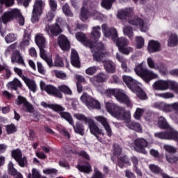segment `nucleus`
Returning a JSON list of instances; mask_svg holds the SVG:
<instances>
[{
    "instance_id": "1",
    "label": "nucleus",
    "mask_w": 178,
    "mask_h": 178,
    "mask_svg": "<svg viewBox=\"0 0 178 178\" xmlns=\"http://www.w3.org/2000/svg\"><path fill=\"white\" fill-rule=\"evenodd\" d=\"M106 108L113 118H115L118 120H127L126 126L129 129L134 130L138 133L143 132V127L140 124L130 121V118H131L130 111H126L123 107H120L119 105L111 102H106Z\"/></svg>"
},
{
    "instance_id": "2",
    "label": "nucleus",
    "mask_w": 178,
    "mask_h": 178,
    "mask_svg": "<svg viewBox=\"0 0 178 178\" xmlns=\"http://www.w3.org/2000/svg\"><path fill=\"white\" fill-rule=\"evenodd\" d=\"M75 36L77 41L81 42V44H83V45L85 47H88L90 48L92 52H94L95 51L93 57L98 62L102 60V58L106 56V52H105V50H104V44H102V43H99L97 47H94L92 46V42L87 40L84 33L78 32L76 33Z\"/></svg>"
},
{
    "instance_id": "3",
    "label": "nucleus",
    "mask_w": 178,
    "mask_h": 178,
    "mask_svg": "<svg viewBox=\"0 0 178 178\" xmlns=\"http://www.w3.org/2000/svg\"><path fill=\"white\" fill-rule=\"evenodd\" d=\"M99 92H101L103 95L106 97H115V99L120 102V104H125L128 108H133V102L129 98V96L126 95V92L123 90L120 89H107L104 90L102 88H98Z\"/></svg>"
},
{
    "instance_id": "4",
    "label": "nucleus",
    "mask_w": 178,
    "mask_h": 178,
    "mask_svg": "<svg viewBox=\"0 0 178 178\" xmlns=\"http://www.w3.org/2000/svg\"><path fill=\"white\" fill-rule=\"evenodd\" d=\"M102 29L104 37H107V38H111V40L115 42L118 49L127 47V45L129 44V40H127V38L124 37L119 38L118 37V31L115 29H109L106 24H103L102 26Z\"/></svg>"
},
{
    "instance_id": "5",
    "label": "nucleus",
    "mask_w": 178,
    "mask_h": 178,
    "mask_svg": "<svg viewBox=\"0 0 178 178\" xmlns=\"http://www.w3.org/2000/svg\"><path fill=\"white\" fill-rule=\"evenodd\" d=\"M35 41L38 48L40 49V57L44 59L49 66H52V58L47 56V51L44 48H47V39L43 34L38 33L35 37Z\"/></svg>"
},
{
    "instance_id": "6",
    "label": "nucleus",
    "mask_w": 178,
    "mask_h": 178,
    "mask_svg": "<svg viewBox=\"0 0 178 178\" xmlns=\"http://www.w3.org/2000/svg\"><path fill=\"white\" fill-rule=\"evenodd\" d=\"M16 47H17V44L16 43L8 46L5 51V55L6 56H9L10 54H13L11 56L12 63H18V65L26 66V63H24V60L20 54V51H19V50H16Z\"/></svg>"
},
{
    "instance_id": "7",
    "label": "nucleus",
    "mask_w": 178,
    "mask_h": 178,
    "mask_svg": "<svg viewBox=\"0 0 178 178\" xmlns=\"http://www.w3.org/2000/svg\"><path fill=\"white\" fill-rule=\"evenodd\" d=\"M156 90L160 91H166V90H171L178 94V83L170 80H159L156 82Z\"/></svg>"
},
{
    "instance_id": "8",
    "label": "nucleus",
    "mask_w": 178,
    "mask_h": 178,
    "mask_svg": "<svg viewBox=\"0 0 178 178\" xmlns=\"http://www.w3.org/2000/svg\"><path fill=\"white\" fill-rule=\"evenodd\" d=\"M45 8V1L43 0H35L32 11L31 22L37 23L40 19V16L42 15V10Z\"/></svg>"
},
{
    "instance_id": "9",
    "label": "nucleus",
    "mask_w": 178,
    "mask_h": 178,
    "mask_svg": "<svg viewBox=\"0 0 178 178\" xmlns=\"http://www.w3.org/2000/svg\"><path fill=\"white\" fill-rule=\"evenodd\" d=\"M135 72L136 74L142 77V79L146 83H149L152 79H155L156 77V75L154 73L147 69H144L143 67V63H140L136 66L135 68Z\"/></svg>"
},
{
    "instance_id": "10",
    "label": "nucleus",
    "mask_w": 178,
    "mask_h": 178,
    "mask_svg": "<svg viewBox=\"0 0 178 178\" xmlns=\"http://www.w3.org/2000/svg\"><path fill=\"white\" fill-rule=\"evenodd\" d=\"M81 101L83 104L88 108L90 110L91 109H101V104L98 101L94 99L91 96L88 95L87 93H83L81 96Z\"/></svg>"
},
{
    "instance_id": "11",
    "label": "nucleus",
    "mask_w": 178,
    "mask_h": 178,
    "mask_svg": "<svg viewBox=\"0 0 178 178\" xmlns=\"http://www.w3.org/2000/svg\"><path fill=\"white\" fill-rule=\"evenodd\" d=\"M19 15L20 10L17 8L11 9L3 13V15L0 18V22H2L3 24H6V23H9V22H12V20L17 19V16H19Z\"/></svg>"
},
{
    "instance_id": "12",
    "label": "nucleus",
    "mask_w": 178,
    "mask_h": 178,
    "mask_svg": "<svg viewBox=\"0 0 178 178\" xmlns=\"http://www.w3.org/2000/svg\"><path fill=\"white\" fill-rule=\"evenodd\" d=\"M40 87L41 90L46 91V92L50 95H55L57 98H62L63 97L62 92H59L55 86L51 85H45V83L42 81L40 82Z\"/></svg>"
},
{
    "instance_id": "13",
    "label": "nucleus",
    "mask_w": 178,
    "mask_h": 178,
    "mask_svg": "<svg viewBox=\"0 0 178 178\" xmlns=\"http://www.w3.org/2000/svg\"><path fill=\"white\" fill-rule=\"evenodd\" d=\"M88 124L91 134L95 136V137H96L99 141H102V139L99 138V136H105V134L102 129H100L99 127H98L97 123H95V121H94L92 119L89 120V123Z\"/></svg>"
},
{
    "instance_id": "14",
    "label": "nucleus",
    "mask_w": 178,
    "mask_h": 178,
    "mask_svg": "<svg viewBox=\"0 0 178 178\" xmlns=\"http://www.w3.org/2000/svg\"><path fill=\"white\" fill-rule=\"evenodd\" d=\"M128 23L131 24V26H135V27H139L143 33L148 31V24L137 16L128 19Z\"/></svg>"
},
{
    "instance_id": "15",
    "label": "nucleus",
    "mask_w": 178,
    "mask_h": 178,
    "mask_svg": "<svg viewBox=\"0 0 178 178\" xmlns=\"http://www.w3.org/2000/svg\"><path fill=\"white\" fill-rule=\"evenodd\" d=\"M134 149L137 152H141V154H147L145 148L148 147V142L143 138H137L134 140Z\"/></svg>"
},
{
    "instance_id": "16",
    "label": "nucleus",
    "mask_w": 178,
    "mask_h": 178,
    "mask_svg": "<svg viewBox=\"0 0 178 178\" xmlns=\"http://www.w3.org/2000/svg\"><path fill=\"white\" fill-rule=\"evenodd\" d=\"M44 31L47 32L49 37H56L57 35H59L60 33H62V29H60V26L58 25V24H56L53 25H46Z\"/></svg>"
},
{
    "instance_id": "17",
    "label": "nucleus",
    "mask_w": 178,
    "mask_h": 178,
    "mask_svg": "<svg viewBox=\"0 0 178 178\" xmlns=\"http://www.w3.org/2000/svg\"><path fill=\"white\" fill-rule=\"evenodd\" d=\"M95 120L97 122H99V123H101L102 126L104 127V129L106 131L107 136L108 137L112 136V129H111V126H109V123L108 122V120L105 117L102 116V115H97L95 117Z\"/></svg>"
},
{
    "instance_id": "18",
    "label": "nucleus",
    "mask_w": 178,
    "mask_h": 178,
    "mask_svg": "<svg viewBox=\"0 0 178 178\" xmlns=\"http://www.w3.org/2000/svg\"><path fill=\"white\" fill-rule=\"evenodd\" d=\"M122 79L124 82L127 84V87H129V88H130L133 92H136V88H137V86H138L140 83L131 78V76L124 75Z\"/></svg>"
},
{
    "instance_id": "19",
    "label": "nucleus",
    "mask_w": 178,
    "mask_h": 178,
    "mask_svg": "<svg viewBox=\"0 0 178 178\" xmlns=\"http://www.w3.org/2000/svg\"><path fill=\"white\" fill-rule=\"evenodd\" d=\"M159 109L163 111V112H172V111H177L178 112V104L177 102L166 104L165 103H161L157 106Z\"/></svg>"
},
{
    "instance_id": "20",
    "label": "nucleus",
    "mask_w": 178,
    "mask_h": 178,
    "mask_svg": "<svg viewBox=\"0 0 178 178\" xmlns=\"http://www.w3.org/2000/svg\"><path fill=\"white\" fill-rule=\"evenodd\" d=\"M58 43L63 51H69L70 49V42L64 35H60L58 38Z\"/></svg>"
},
{
    "instance_id": "21",
    "label": "nucleus",
    "mask_w": 178,
    "mask_h": 178,
    "mask_svg": "<svg viewBox=\"0 0 178 178\" xmlns=\"http://www.w3.org/2000/svg\"><path fill=\"white\" fill-rule=\"evenodd\" d=\"M133 13H134L133 8H127L125 10H120L118 13V17L121 19V20H124L127 19V17L133 16Z\"/></svg>"
},
{
    "instance_id": "22",
    "label": "nucleus",
    "mask_w": 178,
    "mask_h": 178,
    "mask_svg": "<svg viewBox=\"0 0 178 178\" xmlns=\"http://www.w3.org/2000/svg\"><path fill=\"white\" fill-rule=\"evenodd\" d=\"M22 80L24 81L30 91L33 92L37 91V84L35 83V81L29 79L26 76H22Z\"/></svg>"
},
{
    "instance_id": "23",
    "label": "nucleus",
    "mask_w": 178,
    "mask_h": 178,
    "mask_svg": "<svg viewBox=\"0 0 178 178\" xmlns=\"http://www.w3.org/2000/svg\"><path fill=\"white\" fill-rule=\"evenodd\" d=\"M71 63L75 67H80V60L79 59V54L74 49L71 51Z\"/></svg>"
},
{
    "instance_id": "24",
    "label": "nucleus",
    "mask_w": 178,
    "mask_h": 178,
    "mask_svg": "<svg viewBox=\"0 0 178 178\" xmlns=\"http://www.w3.org/2000/svg\"><path fill=\"white\" fill-rule=\"evenodd\" d=\"M104 69L108 73H115L116 72V65L111 60L104 61Z\"/></svg>"
},
{
    "instance_id": "25",
    "label": "nucleus",
    "mask_w": 178,
    "mask_h": 178,
    "mask_svg": "<svg viewBox=\"0 0 178 178\" xmlns=\"http://www.w3.org/2000/svg\"><path fill=\"white\" fill-rule=\"evenodd\" d=\"M8 88H10V90H17V88H19L22 87V82L17 78H15L13 81H10L7 84Z\"/></svg>"
},
{
    "instance_id": "26",
    "label": "nucleus",
    "mask_w": 178,
    "mask_h": 178,
    "mask_svg": "<svg viewBox=\"0 0 178 178\" xmlns=\"http://www.w3.org/2000/svg\"><path fill=\"white\" fill-rule=\"evenodd\" d=\"M116 59L120 62L122 68L123 69L125 73L130 72V69L127 67V63L126 62V59H124L123 56H120L119 53L116 54Z\"/></svg>"
},
{
    "instance_id": "27",
    "label": "nucleus",
    "mask_w": 178,
    "mask_h": 178,
    "mask_svg": "<svg viewBox=\"0 0 178 178\" xmlns=\"http://www.w3.org/2000/svg\"><path fill=\"white\" fill-rule=\"evenodd\" d=\"M72 126L75 133L76 134H80V136H84V125L81 124L79 122H76V125H74V121L73 122V125Z\"/></svg>"
},
{
    "instance_id": "28",
    "label": "nucleus",
    "mask_w": 178,
    "mask_h": 178,
    "mask_svg": "<svg viewBox=\"0 0 178 178\" xmlns=\"http://www.w3.org/2000/svg\"><path fill=\"white\" fill-rule=\"evenodd\" d=\"M30 41H31V35L27 31H24V35H23V39L22 41L20 43L21 47L22 48H24V47H27L30 45Z\"/></svg>"
},
{
    "instance_id": "29",
    "label": "nucleus",
    "mask_w": 178,
    "mask_h": 178,
    "mask_svg": "<svg viewBox=\"0 0 178 178\" xmlns=\"http://www.w3.org/2000/svg\"><path fill=\"white\" fill-rule=\"evenodd\" d=\"M41 105L44 108H50V109H52L53 111H55L56 112H60V111H65V108H63L62 106L58 105V104H48L45 102H42Z\"/></svg>"
},
{
    "instance_id": "30",
    "label": "nucleus",
    "mask_w": 178,
    "mask_h": 178,
    "mask_svg": "<svg viewBox=\"0 0 178 178\" xmlns=\"http://www.w3.org/2000/svg\"><path fill=\"white\" fill-rule=\"evenodd\" d=\"M76 168L79 172L87 173L88 175L92 172V167H91V164L89 163H87L86 165H76Z\"/></svg>"
},
{
    "instance_id": "31",
    "label": "nucleus",
    "mask_w": 178,
    "mask_h": 178,
    "mask_svg": "<svg viewBox=\"0 0 178 178\" xmlns=\"http://www.w3.org/2000/svg\"><path fill=\"white\" fill-rule=\"evenodd\" d=\"M124 35L129 38L130 40H133L134 37V32L133 31V27L130 26H124L122 29Z\"/></svg>"
},
{
    "instance_id": "32",
    "label": "nucleus",
    "mask_w": 178,
    "mask_h": 178,
    "mask_svg": "<svg viewBox=\"0 0 178 178\" xmlns=\"http://www.w3.org/2000/svg\"><path fill=\"white\" fill-rule=\"evenodd\" d=\"M178 44V37L176 33H172L170 35L168 40V45L169 47H176Z\"/></svg>"
},
{
    "instance_id": "33",
    "label": "nucleus",
    "mask_w": 178,
    "mask_h": 178,
    "mask_svg": "<svg viewBox=\"0 0 178 178\" xmlns=\"http://www.w3.org/2000/svg\"><path fill=\"white\" fill-rule=\"evenodd\" d=\"M140 86L141 84L139 83L138 86H137L136 88H135L136 91L134 92L137 94L140 99H147V94H145V92L143 91V89H141Z\"/></svg>"
},
{
    "instance_id": "34",
    "label": "nucleus",
    "mask_w": 178,
    "mask_h": 178,
    "mask_svg": "<svg viewBox=\"0 0 178 178\" xmlns=\"http://www.w3.org/2000/svg\"><path fill=\"white\" fill-rule=\"evenodd\" d=\"M63 111H60V116L63 118V119H65L70 123V124L73 125V122L74 120H73V117L70 115V113L67 112H63Z\"/></svg>"
},
{
    "instance_id": "35",
    "label": "nucleus",
    "mask_w": 178,
    "mask_h": 178,
    "mask_svg": "<svg viewBox=\"0 0 178 178\" xmlns=\"http://www.w3.org/2000/svg\"><path fill=\"white\" fill-rule=\"evenodd\" d=\"M136 41V48L137 49H141V48H144V44L145 42V40H144V38L143 36H136L135 38Z\"/></svg>"
},
{
    "instance_id": "36",
    "label": "nucleus",
    "mask_w": 178,
    "mask_h": 178,
    "mask_svg": "<svg viewBox=\"0 0 178 178\" xmlns=\"http://www.w3.org/2000/svg\"><path fill=\"white\" fill-rule=\"evenodd\" d=\"M91 34L92 35V38H94V40H98L99 38H101V27L99 26L93 27Z\"/></svg>"
},
{
    "instance_id": "37",
    "label": "nucleus",
    "mask_w": 178,
    "mask_h": 178,
    "mask_svg": "<svg viewBox=\"0 0 178 178\" xmlns=\"http://www.w3.org/2000/svg\"><path fill=\"white\" fill-rule=\"evenodd\" d=\"M74 118L76 119V120H79L80 122H84L85 123H90V120H91V118H87L84 114L81 113H75L74 114Z\"/></svg>"
},
{
    "instance_id": "38",
    "label": "nucleus",
    "mask_w": 178,
    "mask_h": 178,
    "mask_svg": "<svg viewBox=\"0 0 178 178\" xmlns=\"http://www.w3.org/2000/svg\"><path fill=\"white\" fill-rule=\"evenodd\" d=\"M147 50L149 54H154V52H156V41L149 40L147 44Z\"/></svg>"
},
{
    "instance_id": "39",
    "label": "nucleus",
    "mask_w": 178,
    "mask_h": 178,
    "mask_svg": "<svg viewBox=\"0 0 178 178\" xmlns=\"http://www.w3.org/2000/svg\"><path fill=\"white\" fill-rule=\"evenodd\" d=\"M88 17H90V14H88V10H87L86 8L83 7L81 10L79 19L82 22H86V20H88Z\"/></svg>"
},
{
    "instance_id": "40",
    "label": "nucleus",
    "mask_w": 178,
    "mask_h": 178,
    "mask_svg": "<svg viewBox=\"0 0 178 178\" xmlns=\"http://www.w3.org/2000/svg\"><path fill=\"white\" fill-rule=\"evenodd\" d=\"M58 89L61 91V92L67 94V95H72V90H70V88H69V86L65 84L58 86Z\"/></svg>"
},
{
    "instance_id": "41",
    "label": "nucleus",
    "mask_w": 178,
    "mask_h": 178,
    "mask_svg": "<svg viewBox=\"0 0 178 178\" xmlns=\"http://www.w3.org/2000/svg\"><path fill=\"white\" fill-rule=\"evenodd\" d=\"M115 1L116 0H102V8H104V9L109 10V9L112 8V3Z\"/></svg>"
},
{
    "instance_id": "42",
    "label": "nucleus",
    "mask_w": 178,
    "mask_h": 178,
    "mask_svg": "<svg viewBox=\"0 0 178 178\" xmlns=\"http://www.w3.org/2000/svg\"><path fill=\"white\" fill-rule=\"evenodd\" d=\"M8 170L10 175H13V176H16L19 172H17V170L15 168L13 163L10 161L8 165Z\"/></svg>"
},
{
    "instance_id": "43",
    "label": "nucleus",
    "mask_w": 178,
    "mask_h": 178,
    "mask_svg": "<svg viewBox=\"0 0 178 178\" xmlns=\"http://www.w3.org/2000/svg\"><path fill=\"white\" fill-rule=\"evenodd\" d=\"M12 156L17 161L18 159L23 157V154L20 149H17L12 151Z\"/></svg>"
},
{
    "instance_id": "44",
    "label": "nucleus",
    "mask_w": 178,
    "mask_h": 178,
    "mask_svg": "<svg viewBox=\"0 0 178 178\" xmlns=\"http://www.w3.org/2000/svg\"><path fill=\"white\" fill-rule=\"evenodd\" d=\"M144 112H145V110L144 108H137L134 114V118L135 119H136V120H140V119H141V116H143Z\"/></svg>"
},
{
    "instance_id": "45",
    "label": "nucleus",
    "mask_w": 178,
    "mask_h": 178,
    "mask_svg": "<svg viewBox=\"0 0 178 178\" xmlns=\"http://www.w3.org/2000/svg\"><path fill=\"white\" fill-rule=\"evenodd\" d=\"M166 159L169 163H177L178 162V156L172 154H166Z\"/></svg>"
},
{
    "instance_id": "46",
    "label": "nucleus",
    "mask_w": 178,
    "mask_h": 178,
    "mask_svg": "<svg viewBox=\"0 0 178 178\" xmlns=\"http://www.w3.org/2000/svg\"><path fill=\"white\" fill-rule=\"evenodd\" d=\"M16 162H17L18 165L21 168H26L28 165V161H27V157L23 156L21 157L20 159H18Z\"/></svg>"
},
{
    "instance_id": "47",
    "label": "nucleus",
    "mask_w": 178,
    "mask_h": 178,
    "mask_svg": "<svg viewBox=\"0 0 178 178\" xmlns=\"http://www.w3.org/2000/svg\"><path fill=\"white\" fill-rule=\"evenodd\" d=\"M23 110L25 111V112H29V113H33V112H34V106H33V104H31L29 103V102H27L23 106Z\"/></svg>"
},
{
    "instance_id": "48",
    "label": "nucleus",
    "mask_w": 178,
    "mask_h": 178,
    "mask_svg": "<svg viewBox=\"0 0 178 178\" xmlns=\"http://www.w3.org/2000/svg\"><path fill=\"white\" fill-rule=\"evenodd\" d=\"M63 12L64 14H65L66 16H70V17H72L73 13L70 10V7L69 6V4L65 3L63 6Z\"/></svg>"
},
{
    "instance_id": "49",
    "label": "nucleus",
    "mask_w": 178,
    "mask_h": 178,
    "mask_svg": "<svg viewBox=\"0 0 178 178\" xmlns=\"http://www.w3.org/2000/svg\"><path fill=\"white\" fill-rule=\"evenodd\" d=\"M17 37L14 33H9L5 37V41L7 44H10L17 40Z\"/></svg>"
},
{
    "instance_id": "50",
    "label": "nucleus",
    "mask_w": 178,
    "mask_h": 178,
    "mask_svg": "<svg viewBox=\"0 0 178 178\" xmlns=\"http://www.w3.org/2000/svg\"><path fill=\"white\" fill-rule=\"evenodd\" d=\"M120 52L122 54H124V55H129V54H131L133 52L134 49L131 47H120L119 49Z\"/></svg>"
},
{
    "instance_id": "51",
    "label": "nucleus",
    "mask_w": 178,
    "mask_h": 178,
    "mask_svg": "<svg viewBox=\"0 0 178 178\" xmlns=\"http://www.w3.org/2000/svg\"><path fill=\"white\" fill-rule=\"evenodd\" d=\"M157 95L161 98H164V99H170L172 98H175V95L170 92L160 93V94H158Z\"/></svg>"
},
{
    "instance_id": "52",
    "label": "nucleus",
    "mask_w": 178,
    "mask_h": 178,
    "mask_svg": "<svg viewBox=\"0 0 178 178\" xmlns=\"http://www.w3.org/2000/svg\"><path fill=\"white\" fill-rule=\"evenodd\" d=\"M6 129L8 134H13V133H16L17 130V129L13 124L6 125Z\"/></svg>"
},
{
    "instance_id": "53",
    "label": "nucleus",
    "mask_w": 178,
    "mask_h": 178,
    "mask_svg": "<svg viewBox=\"0 0 178 178\" xmlns=\"http://www.w3.org/2000/svg\"><path fill=\"white\" fill-rule=\"evenodd\" d=\"M90 16H92V17L96 20H101V19L104 17V15L101 14V13H99L97 10H93L91 13Z\"/></svg>"
},
{
    "instance_id": "54",
    "label": "nucleus",
    "mask_w": 178,
    "mask_h": 178,
    "mask_svg": "<svg viewBox=\"0 0 178 178\" xmlns=\"http://www.w3.org/2000/svg\"><path fill=\"white\" fill-rule=\"evenodd\" d=\"M0 5H5L7 8H10L15 5V0H0Z\"/></svg>"
},
{
    "instance_id": "55",
    "label": "nucleus",
    "mask_w": 178,
    "mask_h": 178,
    "mask_svg": "<svg viewBox=\"0 0 178 178\" xmlns=\"http://www.w3.org/2000/svg\"><path fill=\"white\" fill-rule=\"evenodd\" d=\"M113 153L115 156H120L122 154V147L119 145L115 144L113 145Z\"/></svg>"
},
{
    "instance_id": "56",
    "label": "nucleus",
    "mask_w": 178,
    "mask_h": 178,
    "mask_svg": "<svg viewBox=\"0 0 178 178\" xmlns=\"http://www.w3.org/2000/svg\"><path fill=\"white\" fill-rule=\"evenodd\" d=\"M32 178H47L45 176H42L40 171L37 168L32 169Z\"/></svg>"
},
{
    "instance_id": "57",
    "label": "nucleus",
    "mask_w": 178,
    "mask_h": 178,
    "mask_svg": "<svg viewBox=\"0 0 178 178\" xmlns=\"http://www.w3.org/2000/svg\"><path fill=\"white\" fill-rule=\"evenodd\" d=\"M54 65L58 67H62L63 66V60H62V58L58 55L56 56Z\"/></svg>"
},
{
    "instance_id": "58",
    "label": "nucleus",
    "mask_w": 178,
    "mask_h": 178,
    "mask_svg": "<svg viewBox=\"0 0 178 178\" xmlns=\"http://www.w3.org/2000/svg\"><path fill=\"white\" fill-rule=\"evenodd\" d=\"M44 175H56L58 170L55 168H46L43 170Z\"/></svg>"
},
{
    "instance_id": "59",
    "label": "nucleus",
    "mask_w": 178,
    "mask_h": 178,
    "mask_svg": "<svg viewBox=\"0 0 178 178\" xmlns=\"http://www.w3.org/2000/svg\"><path fill=\"white\" fill-rule=\"evenodd\" d=\"M54 17H55V11L50 10L47 13L45 20L47 22H51Z\"/></svg>"
},
{
    "instance_id": "60",
    "label": "nucleus",
    "mask_w": 178,
    "mask_h": 178,
    "mask_svg": "<svg viewBox=\"0 0 178 178\" xmlns=\"http://www.w3.org/2000/svg\"><path fill=\"white\" fill-rule=\"evenodd\" d=\"M163 148L165 150L167 151V152H169L170 154H173V152H176V147L170 145H165L163 146Z\"/></svg>"
},
{
    "instance_id": "61",
    "label": "nucleus",
    "mask_w": 178,
    "mask_h": 178,
    "mask_svg": "<svg viewBox=\"0 0 178 178\" xmlns=\"http://www.w3.org/2000/svg\"><path fill=\"white\" fill-rule=\"evenodd\" d=\"M26 102H27V100L26 99V98L22 96H18L16 100V104L17 105H19V106L23 104V106H24V105L26 104Z\"/></svg>"
},
{
    "instance_id": "62",
    "label": "nucleus",
    "mask_w": 178,
    "mask_h": 178,
    "mask_svg": "<svg viewBox=\"0 0 178 178\" xmlns=\"http://www.w3.org/2000/svg\"><path fill=\"white\" fill-rule=\"evenodd\" d=\"M97 72V67H90L86 69V74H89V76H92Z\"/></svg>"
},
{
    "instance_id": "63",
    "label": "nucleus",
    "mask_w": 178,
    "mask_h": 178,
    "mask_svg": "<svg viewBox=\"0 0 178 178\" xmlns=\"http://www.w3.org/2000/svg\"><path fill=\"white\" fill-rule=\"evenodd\" d=\"M96 78L99 83H104V81H106L107 79L106 76L104 74H100L99 75L96 76Z\"/></svg>"
},
{
    "instance_id": "64",
    "label": "nucleus",
    "mask_w": 178,
    "mask_h": 178,
    "mask_svg": "<svg viewBox=\"0 0 178 178\" xmlns=\"http://www.w3.org/2000/svg\"><path fill=\"white\" fill-rule=\"evenodd\" d=\"M54 73L58 79H62L63 80H65L66 79V74L63 72L62 71H54Z\"/></svg>"
}]
</instances>
